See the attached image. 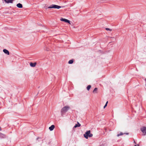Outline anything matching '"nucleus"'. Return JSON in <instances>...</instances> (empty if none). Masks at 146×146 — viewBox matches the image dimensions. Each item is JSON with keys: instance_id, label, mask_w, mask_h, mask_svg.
<instances>
[{"instance_id": "nucleus-6", "label": "nucleus", "mask_w": 146, "mask_h": 146, "mask_svg": "<svg viewBox=\"0 0 146 146\" xmlns=\"http://www.w3.org/2000/svg\"><path fill=\"white\" fill-rule=\"evenodd\" d=\"M36 62H35L34 63H33L32 62H31L30 63V65L32 67H35L36 65Z\"/></svg>"}, {"instance_id": "nucleus-10", "label": "nucleus", "mask_w": 146, "mask_h": 146, "mask_svg": "<svg viewBox=\"0 0 146 146\" xmlns=\"http://www.w3.org/2000/svg\"><path fill=\"white\" fill-rule=\"evenodd\" d=\"M17 7L19 8H22L23 7V5L22 4L19 3L17 5Z\"/></svg>"}, {"instance_id": "nucleus-15", "label": "nucleus", "mask_w": 146, "mask_h": 146, "mask_svg": "<svg viewBox=\"0 0 146 146\" xmlns=\"http://www.w3.org/2000/svg\"><path fill=\"white\" fill-rule=\"evenodd\" d=\"M91 88V85H88L87 87V90H89Z\"/></svg>"}, {"instance_id": "nucleus-13", "label": "nucleus", "mask_w": 146, "mask_h": 146, "mask_svg": "<svg viewBox=\"0 0 146 146\" xmlns=\"http://www.w3.org/2000/svg\"><path fill=\"white\" fill-rule=\"evenodd\" d=\"M97 90L98 88H95L94 89V90L93 91V93H97Z\"/></svg>"}, {"instance_id": "nucleus-1", "label": "nucleus", "mask_w": 146, "mask_h": 146, "mask_svg": "<svg viewBox=\"0 0 146 146\" xmlns=\"http://www.w3.org/2000/svg\"><path fill=\"white\" fill-rule=\"evenodd\" d=\"M70 109V107L68 106H66L63 108L61 110V115L62 116Z\"/></svg>"}, {"instance_id": "nucleus-14", "label": "nucleus", "mask_w": 146, "mask_h": 146, "mask_svg": "<svg viewBox=\"0 0 146 146\" xmlns=\"http://www.w3.org/2000/svg\"><path fill=\"white\" fill-rule=\"evenodd\" d=\"M74 62V60L73 59L70 60L68 62L69 64H72Z\"/></svg>"}, {"instance_id": "nucleus-7", "label": "nucleus", "mask_w": 146, "mask_h": 146, "mask_svg": "<svg viewBox=\"0 0 146 146\" xmlns=\"http://www.w3.org/2000/svg\"><path fill=\"white\" fill-rule=\"evenodd\" d=\"M14 0H5L4 1H5L7 3H13V1H14Z\"/></svg>"}, {"instance_id": "nucleus-16", "label": "nucleus", "mask_w": 146, "mask_h": 146, "mask_svg": "<svg viewBox=\"0 0 146 146\" xmlns=\"http://www.w3.org/2000/svg\"><path fill=\"white\" fill-rule=\"evenodd\" d=\"M106 30L107 31H112V30L111 29H109V28H106Z\"/></svg>"}, {"instance_id": "nucleus-4", "label": "nucleus", "mask_w": 146, "mask_h": 146, "mask_svg": "<svg viewBox=\"0 0 146 146\" xmlns=\"http://www.w3.org/2000/svg\"><path fill=\"white\" fill-rule=\"evenodd\" d=\"M140 129L143 135H146V127H142Z\"/></svg>"}, {"instance_id": "nucleus-9", "label": "nucleus", "mask_w": 146, "mask_h": 146, "mask_svg": "<svg viewBox=\"0 0 146 146\" xmlns=\"http://www.w3.org/2000/svg\"><path fill=\"white\" fill-rule=\"evenodd\" d=\"M54 127V125H52L50 127H49V129L50 131H51L53 130Z\"/></svg>"}, {"instance_id": "nucleus-5", "label": "nucleus", "mask_w": 146, "mask_h": 146, "mask_svg": "<svg viewBox=\"0 0 146 146\" xmlns=\"http://www.w3.org/2000/svg\"><path fill=\"white\" fill-rule=\"evenodd\" d=\"M60 20L62 21H64L66 23H68L70 24V21L65 19L61 18L60 19Z\"/></svg>"}, {"instance_id": "nucleus-17", "label": "nucleus", "mask_w": 146, "mask_h": 146, "mask_svg": "<svg viewBox=\"0 0 146 146\" xmlns=\"http://www.w3.org/2000/svg\"><path fill=\"white\" fill-rule=\"evenodd\" d=\"M108 103V102L107 101L106 102L105 105V106H104V108H105V107L107 106Z\"/></svg>"}, {"instance_id": "nucleus-12", "label": "nucleus", "mask_w": 146, "mask_h": 146, "mask_svg": "<svg viewBox=\"0 0 146 146\" xmlns=\"http://www.w3.org/2000/svg\"><path fill=\"white\" fill-rule=\"evenodd\" d=\"M125 133H123L122 132H120L119 134H118L117 135V137H119L121 135H122L124 134H125ZM126 134L128 135V133H125Z\"/></svg>"}, {"instance_id": "nucleus-8", "label": "nucleus", "mask_w": 146, "mask_h": 146, "mask_svg": "<svg viewBox=\"0 0 146 146\" xmlns=\"http://www.w3.org/2000/svg\"><path fill=\"white\" fill-rule=\"evenodd\" d=\"M3 52L6 54L7 55L9 54V51L6 49H4L3 50Z\"/></svg>"}, {"instance_id": "nucleus-18", "label": "nucleus", "mask_w": 146, "mask_h": 146, "mask_svg": "<svg viewBox=\"0 0 146 146\" xmlns=\"http://www.w3.org/2000/svg\"><path fill=\"white\" fill-rule=\"evenodd\" d=\"M137 145V146L136 145H135V146H139V145Z\"/></svg>"}, {"instance_id": "nucleus-2", "label": "nucleus", "mask_w": 146, "mask_h": 146, "mask_svg": "<svg viewBox=\"0 0 146 146\" xmlns=\"http://www.w3.org/2000/svg\"><path fill=\"white\" fill-rule=\"evenodd\" d=\"M84 137L86 139H88V137H91L93 136V134L90 133V131L89 130L86 131L84 135Z\"/></svg>"}, {"instance_id": "nucleus-11", "label": "nucleus", "mask_w": 146, "mask_h": 146, "mask_svg": "<svg viewBox=\"0 0 146 146\" xmlns=\"http://www.w3.org/2000/svg\"><path fill=\"white\" fill-rule=\"evenodd\" d=\"M81 126L80 124L78 122H77V124H76L74 126V127L76 128L78 127H79Z\"/></svg>"}, {"instance_id": "nucleus-3", "label": "nucleus", "mask_w": 146, "mask_h": 146, "mask_svg": "<svg viewBox=\"0 0 146 146\" xmlns=\"http://www.w3.org/2000/svg\"><path fill=\"white\" fill-rule=\"evenodd\" d=\"M61 6H58L55 5H52L49 7H48V8H54L57 9H59L61 8Z\"/></svg>"}, {"instance_id": "nucleus-19", "label": "nucleus", "mask_w": 146, "mask_h": 146, "mask_svg": "<svg viewBox=\"0 0 146 146\" xmlns=\"http://www.w3.org/2000/svg\"><path fill=\"white\" fill-rule=\"evenodd\" d=\"M39 138H37V139H38Z\"/></svg>"}]
</instances>
